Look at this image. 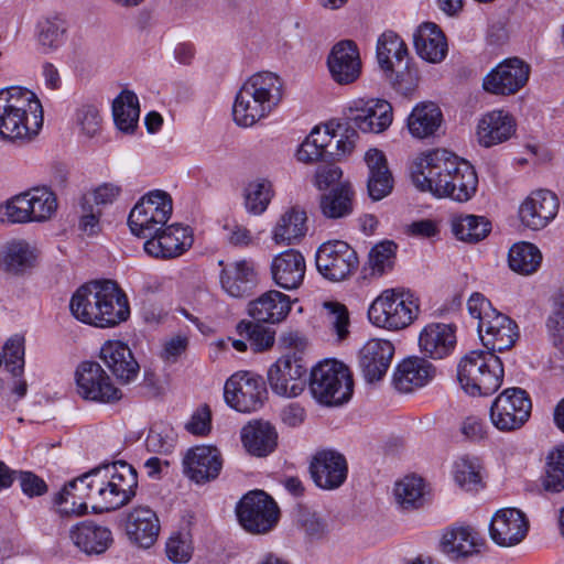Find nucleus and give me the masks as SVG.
I'll use <instances>...</instances> for the list:
<instances>
[{
	"label": "nucleus",
	"instance_id": "f704fd0d",
	"mask_svg": "<svg viewBox=\"0 0 564 564\" xmlns=\"http://www.w3.org/2000/svg\"><path fill=\"white\" fill-rule=\"evenodd\" d=\"M364 160L368 167V194L373 200H380L388 196L393 187V177L386 155L378 149H369L365 153Z\"/></svg>",
	"mask_w": 564,
	"mask_h": 564
},
{
	"label": "nucleus",
	"instance_id": "ea45409f",
	"mask_svg": "<svg viewBox=\"0 0 564 564\" xmlns=\"http://www.w3.org/2000/svg\"><path fill=\"white\" fill-rule=\"evenodd\" d=\"M278 433L269 422L256 421L243 426L241 442L246 449L254 456H267L276 446Z\"/></svg>",
	"mask_w": 564,
	"mask_h": 564
},
{
	"label": "nucleus",
	"instance_id": "423d86ee",
	"mask_svg": "<svg viewBox=\"0 0 564 564\" xmlns=\"http://www.w3.org/2000/svg\"><path fill=\"white\" fill-rule=\"evenodd\" d=\"M502 361L492 351L473 350L457 366L460 387L470 395H489L496 392L503 379Z\"/></svg>",
	"mask_w": 564,
	"mask_h": 564
},
{
	"label": "nucleus",
	"instance_id": "2eb2a0df",
	"mask_svg": "<svg viewBox=\"0 0 564 564\" xmlns=\"http://www.w3.org/2000/svg\"><path fill=\"white\" fill-rule=\"evenodd\" d=\"M377 59L380 68L398 91L409 95L413 88L403 87L401 74L408 68V48L403 40L392 31L381 34L377 42Z\"/></svg>",
	"mask_w": 564,
	"mask_h": 564
},
{
	"label": "nucleus",
	"instance_id": "2f4dec72",
	"mask_svg": "<svg viewBox=\"0 0 564 564\" xmlns=\"http://www.w3.org/2000/svg\"><path fill=\"white\" fill-rule=\"evenodd\" d=\"M100 357L118 380L130 382L137 378L140 369L139 364L124 343L120 340L105 343L100 350Z\"/></svg>",
	"mask_w": 564,
	"mask_h": 564
},
{
	"label": "nucleus",
	"instance_id": "69168bd1",
	"mask_svg": "<svg viewBox=\"0 0 564 564\" xmlns=\"http://www.w3.org/2000/svg\"><path fill=\"white\" fill-rule=\"evenodd\" d=\"M76 122L83 132L89 137L95 135L100 128V113L94 105H83L76 111Z\"/></svg>",
	"mask_w": 564,
	"mask_h": 564
},
{
	"label": "nucleus",
	"instance_id": "3c124183",
	"mask_svg": "<svg viewBox=\"0 0 564 564\" xmlns=\"http://www.w3.org/2000/svg\"><path fill=\"white\" fill-rule=\"evenodd\" d=\"M28 203L31 221H45L57 209L56 196L46 187H35L28 191Z\"/></svg>",
	"mask_w": 564,
	"mask_h": 564
},
{
	"label": "nucleus",
	"instance_id": "bb28decb",
	"mask_svg": "<svg viewBox=\"0 0 564 564\" xmlns=\"http://www.w3.org/2000/svg\"><path fill=\"white\" fill-rule=\"evenodd\" d=\"M456 343V326L453 324L430 323L419 335L421 352L434 360L449 356L454 351Z\"/></svg>",
	"mask_w": 564,
	"mask_h": 564
},
{
	"label": "nucleus",
	"instance_id": "a878e982",
	"mask_svg": "<svg viewBox=\"0 0 564 564\" xmlns=\"http://www.w3.org/2000/svg\"><path fill=\"white\" fill-rule=\"evenodd\" d=\"M160 528L156 512L148 506L132 508L124 519V530L129 541L143 549H149L155 543Z\"/></svg>",
	"mask_w": 564,
	"mask_h": 564
},
{
	"label": "nucleus",
	"instance_id": "f8f14e48",
	"mask_svg": "<svg viewBox=\"0 0 564 564\" xmlns=\"http://www.w3.org/2000/svg\"><path fill=\"white\" fill-rule=\"evenodd\" d=\"M279 508L275 501L264 491L256 490L247 494L237 507L240 524L251 533H267L279 520Z\"/></svg>",
	"mask_w": 564,
	"mask_h": 564
},
{
	"label": "nucleus",
	"instance_id": "4c0bfd02",
	"mask_svg": "<svg viewBox=\"0 0 564 564\" xmlns=\"http://www.w3.org/2000/svg\"><path fill=\"white\" fill-rule=\"evenodd\" d=\"M69 536L73 543L86 554H101L112 543L111 531L90 521L73 527Z\"/></svg>",
	"mask_w": 564,
	"mask_h": 564
},
{
	"label": "nucleus",
	"instance_id": "0e129e2a",
	"mask_svg": "<svg viewBox=\"0 0 564 564\" xmlns=\"http://www.w3.org/2000/svg\"><path fill=\"white\" fill-rule=\"evenodd\" d=\"M121 188L118 185L111 183H105L93 192L87 193L83 197V209H86V205L95 204L96 207L112 204L119 196Z\"/></svg>",
	"mask_w": 564,
	"mask_h": 564
},
{
	"label": "nucleus",
	"instance_id": "864d4df0",
	"mask_svg": "<svg viewBox=\"0 0 564 564\" xmlns=\"http://www.w3.org/2000/svg\"><path fill=\"white\" fill-rule=\"evenodd\" d=\"M397 245L392 241H382L373 246L368 254L366 270L370 276H382L391 271L395 261Z\"/></svg>",
	"mask_w": 564,
	"mask_h": 564
},
{
	"label": "nucleus",
	"instance_id": "c756f323",
	"mask_svg": "<svg viewBox=\"0 0 564 564\" xmlns=\"http://www.w3.org/2000/svg\"><path fill=\"white\" fill-rule=\"evenodd\" d=\"M89 471L66 484L55 496V505L61 514L80 516L86 512L88 502L93 505L94 487Z\"/></svg>",
	"mask_w": 564,
	"mask_h": 564
},
{
	"label": "nucleus",
	"instance_id": "13d9d810",
	"mask_svg": "<svg viewBox=\"0 0 564 564\" xmlns=\"http://www.w3.org/2000/svg\"><path fill=\"white\" fill-rule=\"evenodd\" d=\"M326 325L330 333L336 336L338 343L344 341L349 335V313L344 304L326 302Z\"/></svg>",
	"mask_w": 564,
	"mask_h": 564
},
{
	"label": "nucleus",
	"instance_id": "b1692460",
	"mask_svg": "<svg viewBox=\"0 0 564 564\" xmlns=\"http://www.w3.org/2000/svg\"><path fill=\"white\" fill-rule=\"evenodd\" d=\"M394 355V346L386 339L368 340L359 350V368L369 383L380 381L387 373Z\"/></svg>",
	"mask_w": 564,
	"mask_h": 564
},
{
	"label": "nucleus",
	"instance_id": "de8ad7c7",
	"mask_svg": "<svg viewBox=\"0 0 564 564\" xmlns=\"http://www.w3.org/2000/svg\"><path fill=\"white\" fill-rule=\"evenodd\" d=\"M352 198L354 192L350 186H336L321 196V212L329 219L344 218L352 213Z\"/></svg>",
	"mask_w": 564,
	"mask_h": 564
},
{
	"label": "nucleus",
	"instance_id": "bf43d9fd",
	"mask_svg": "<svg viewBox=\"0 0 564 564\" xmlns=\"http://www.w3.org/2000/svg\"><path fill=\"white\" fill-rule=\"evenodd\" d=\"M28 192L15 195L0 205V221L8 224L31 223L28 205Z\"/></svg>",
	"mask_w": 564,
	"mask_h": 564
},
{
	"label": "nucleus",
	"instance_id": "9b49d317",
	"mask_svg": "<svg viewBox=\"0 0 564 564\" xmlns=\"http://www.w3.org/2000/svg\"><path fill=\"white\" fill-rule=\"evenodd\" d=\"M224 398L238 412H254L262 408L267 399L264 380L251 371H237L225 382Z\"/></svg>",
	"mask_w": 564,
	"mask_h": 564
},
{
	"label": "nucleus",
	"instance_id": "49530a36",
	"mask_svg": "<svg viewBox=\"0 0 564 564\" xmlns=\"http://www.w3.org/2000/svg\"><path fill=\"white\" fill-rule=\"evenodd\" d=\"M272 182L267 177H256L249 181L243 188V206L247 213L259 216L269 207L274 197Z\"/></svg>",
	"mask_w": 564,
	"mask_h": 564
},
{
	"label": "nucleus",
	"instance_id": "9d476101",
	"mask_svg": "<svg viewBox=\"0 0 564 564\" xmlns=\"http://www.w3.org/2000/svg\"><path fill=\"white\" fill-rule=\"evenodd\" d=\"M532 403L521 388L505 389L490 406V421L500 432L520 430L531 415Z\"/></svg>",
	"mask_w": 564,
	"mask_h": 564
},
{
	"label": "nucleus",
	"instance_id": "473e14b6",
	"mask_svg": "<svg viewBox=\"0 0 564 564\" xmlns=\"http://www.w3.org/2000/svg\"><path fill=\"white\" fill-rule=\"evenodd\" d=\"M306 264L301 252L290 249L273 258L271 272L274 282L282 289H297L305 275Z\"/></svg>",
	"mask_w": 564,
	"mask_h": 564
},
{
	"label": "nucleus",
	"instance_id": "774afa93",
	"mask_svg": "<svg viewBox=\"0 0 564 564\" xmlns=\"http://www.w3.org/2000/svg\"><path fill=\"white\" fill-rule=\"evenodd\" d=\"M185 429L193 435L205 436L212 430V412L208 405H200L186 423Z\"/></svg>",
	"mask_w": 564,
	"mask_h": 564
},
{
	"label": "nucleus",
	"instance_id": "680f3d73",
	"mask_svg": "<svg viewBox=\"0 0 564 564\" xmlns=\"http://www.w3.org/2000/svg\"><path fill=\"white\" fill-rule=\"evenodd\" d=\"M3 358L6 368L14 377L22 375L24 369V338L14 335L9 338L3 347Z\"/></svg>",
	"mask_w": 564,
	"mask_h": 564
},
{
	"label": "nucleus",
	"instance_id": "6ab92c4d",
	"mask_svg": "<svg viewBox=\"0 0 564 564\" xmlns=\"http://www.w3.org/2000/svg\"><path fill=\"white\" fill-rule=\"evenodd\" d=\"M560 200L555 193L549 189H536L522 202L519 207V218L525 227L532 230L545 228L557 215Z\"/></svg>",
	"mask_w": 564,
	"mask_h": 564
},
{
	"label": "nucleus",
	"instance_id": "4d7b16f0",
	"mask_svg": "<svg viewBox=\"0 0 564 564\" xmlns=\"http://www.w3.org/2000/svg\"><path fill=\"white\" fill-rule=\"evenodd\" d=\"M175 443L176 433L174 429L163 422L154 423L145 440L148 451L158 454L171 453L175 447Z\"/></svg>",
	"mask_w": 564,
	"mask_h": 564
},
{
	"label": "nucleus",
	"instance_id": "0eeeda50",
	"mask_svg": "<svg viewBox=\"0 0 564 564\" xmlns=\"http://www.w3.org/2000/svg\"><path fill=\"white\" fill-rule=\"evenodd\" d=\"M419 299L409 290H384L369 306V321L381 328L398 330L408 327L417 317Z\"/></svg>",
	"mask_w": 564,
	"mask_h": 564
},
{
	"label": "nucleus",
	"instance_id": "72a5a7b5",
	"mask_svg": "<svg viewBox=\"0 0 564 564\" xmlns=\"http://www.w3.org/2000/svg\"><path fill=\"white\" fill-rule=\"evenodd\" d=\"M514 132L516 121L505 110H492L484 115L477 126L478 141L486 148L509 140Z\"/></svg>",
	"mask_w": 564,
	"mask_h": 564
},
{
	"label": "nucleus",
	"instance_id": "c85d7f7f",
	"mask_svg": "<svg viewBox=\"0 0 564 564\" xmlns=\"http://www.w3.org/2000/svg\"><path fill=\"white\" fill-rule=\"evenodd\" d=\"M482 544L478 532L470 525H453L444 531L441 551L451 560H462L479 552Z\"/></svg>",
	"mask_w": 564,
	"mask_h": 564
},
{
	"label": "nucleus",
	"instance_id": "8fccbe9b",
	"mask_svg": "<svg viewBox=\"0 0 564 564\" xmlns=\"http://www.w3.org/2000/svg\"><path fill=\"white\" fill-rule=\"evenodd\" d=\"M397 505L403 510L419 509L424 503V482L416 476H405L393 489Z\"/></svg>",
	"mask_w": 564,
	"mask_h": 564
},
{
	"label": "nucleus",
	"instance_id": "7ed1b4c3",
	"mask_svg": "<svg viewBox=\"0 0 564 564\" xmlns=\"http://www.w3.org/2000/svg\"><path fill=\"white\" fill-rule=\"evenodd\" d=\"M283 82L274 73L259 72L251 75L236 95L234 121L243 128L252 127L268 117L281 102Z\"/></svg>",
	"mask_w": 564,
	"mask_h": 564
},
{
	"label": "nucleus",
	"instance_id": "6e6552de",
	"mask_svg": "<svg viewBox=\"0 0 564 564\" xmlns=\"http://www.w3.org/2000/svg\"><path fill=\"white\" fill-rule=\"evenodd\" d=\"M308 388L318 403L341 405L351 398L354 382L345 364L326 359L312 369Z\"/></svg>",
	"mask_w": 564,
	"mask_h": 564
},
{
	"label": "nucleus",
	"instance_id": "a211bd4d",
	"mask_svg": "<svg viewBox=\"0 0 564 564\" xmlns=\"http://www.w3.org/2000/svg\"><path fill=\"white\" fill-rule=\"evenodd\" d=\"M189 227L173 224L147 238L143 249L150 257L171 259L183 254L193 245Z\"/></svg>",
	"mask_w": 564,
	"mask_h": 564
},
{
	"label": "nucleus",
	"instance_id": "dca6fc26",
	"mask_svg": "<svg viewBox=\"0 0 564 564\" xmlns=\"http://www.w3.org/2000/svg\"><path fill=\"white\" fill-rule=\"evenodd\" d=\"M347 118L362 132L380 133L392 123L393 109L384 99H358L349 106Z\"/></svg>",
	"mask_w": 564,
	"mask_h": 564
},
{
	"label": "nucleus",
	"instance_id": "412c9836",
	"mask_svg": "<svg viewBox=\"0 0 564 564\" xmlns=\"http://www.w3.org/2000/svg\"><path fill=\"white\" fill-rule=\"evenodd\" d=\"M306 368L290 356L278 359L268 371L272 391L281 397L295 398L305 388Z\"/></svg>",
	"mask_w": 564,
	"mask_h": 564
},
{
	"label": "nucleus",
	"instance_id": "37998d69",
	"mask_svg": "<svg viewBox=\"0 0 564 564\" xmlns=\"http://www.w3.org/2000/svg\"><path fill=\"white\" fill-rule=\"evenodd\" d=\"M452 232L456 239L477 243L491 231V224L485 216L459 214L451 218Z\"/></svg>",
	"mask_w": 564,
	"mask_h": 564
},
{
	"label": "nucleus",
	"instance_id": "a19ab883",
	"mask_svg": "<svg viewBox=\"0 0 564 564\" xmlns=\"http://www.w3.org/2000/svg\"><path fill=\"white\" fill-rule=\"evenodd\" d=\"M417 54L432 63L441 62L447 53V43L441 29L434 23H423L414 34Z\"/></svg>",
	"mask_w": 564,
	"mask_h": 564
},
{
	"label": "nucleus",
	"instance_id": "20e7f679",
	"mask_svg": "<svg viewBox=\"0 0 564 564\" xmlns=\"http://www.w3.org/2000/svg\"><path fill=\"white\" fill-rule=\"evenodd\" d=\"M42 126V105L33 91L19 86L0 89V138H29Z\"/></svg>",
	"mask_w": 564,
	"mask_h": 564
},
{
	"label": "nucleus",
	"instance_id": "7c9ffc66",
	"mask_svg": "<svg viewBox=\"0 0 564 564\" xmlns=\"http://www.w3.org/2000/svg\"><path fill=\"white\" fill-rule=\"evenodd\" d=\"M435 372V367L425 358L410 357L397 366L393 384L400 392L408 393L427 384Z\"/></svg>",
	"mask_w": 564,
	"mask_h": 564
},
{
	"label": "nucleus",
	"instance_id": "f3484780",
	"mask_svg": "<svg viewBox=\"0 0 564 564\" xmlns=\"http://www.w3.org/2000/svg\"><path fill=\"white\" fill-rule=\"evenodd\" d=\"M530 66L513 57L497 65L482 80V88L490 94L508 96L519 91L529 80Z\"/></svg>",
	"mask_w": 564,
	"mask_h": 564
},
{
	"label": "nucleus",
	"instance_id": "c9c22d12",
	"mask_svg": "<svg viewBox=\"0 0 564 564\" xmlns=\"http://www.w3.org/2000/svg\"><path fill=\"white\" fill-rule=\"evenodd\" d=\"M223 289L232 297L251 294L257 284L254 264L248 260H238L227 264L220 275Z\"/></svg>",
	"mask_w": 564,
	"mask_h": 564
},
{
	"label": "nucleus",
	"instance_id": "ddd939ff",
	"mask_svg": "<svg viewBox=\"0 0 564 564\" xmlns=\"http://www.w3.org/2000/svg\"><path fill=\"white\" fill-rule=\"evenodd\" d=\"M357 252L343 240L322 243L316 252V268L329 281H343L358 268Z\"/></svg>",
	"mask_w": 564,
	"mask_h": 564
},
{
	"label": "nucleus",
	"instance_id": "5fc2aeb1",
	"mask_svg": "<svg viewBox=\"0 0 564 564\" xmlns=\"http://www.w3.org/2000/svg\"><path fill=\"white\" fill-rule=\"evenodd\" d=\"M481 465L478 458L459 457L453 466L455 482L463 489L477 490L481 486Z\"/></svg>",
	"mask_w": 564,
	"mask_h": 564
},
{
	"label": "nucleus",
	"instance_id": "e433bc0d",
	"mask_svg": "<svg viewBox=\"0 0 564 564\" xmlns=\"http://www.w3.org/2000/svg\"><path fill=\"white\" fill-rule=\"evenodd\" d=\"M290 311V297L275 290L265 292L249 304V314L258 323H280Z\"/></svg>",
	"mask_w": 564,
	"mask_h": 564
},
{
	"label": "nucleus",
	"instance_id": "603ef678",
	"mask_svg": "<svg viewBox=\"0 0 564 564\" xmlns=\"http://www.w3.org/2000/svg\"><path fill=\"white\" fill-rule=\"evenodd\" d=\"M35 249L25 241H13L6 247L3 262L6 269L13 273L23 272L35 264Z\"/></svg>",
	"mask_w": 564,
	"mask_h": 564
},
{
	"label": "nucleus",
	"instance_id": "4be33fe9",
	"mask_svg": "<svg viewBox=\"0 0 564 564\" xmlns=\"http://www.w3.org/2000/svg\"><path fill=\"white\" fill-rule=\"evenodd\" d=\"M529 521L525 514L516 508L498 510L491 518L489 534L499 546L519 544L528 534Z\"/></svg>",
	"mask_w": 564,
	"mask_h": 564
},
{
	"label": "nucleus",
	"instance_id": "c03bdc74",
	"mask_svg": "<svg viewBox=\"0 0 564 564\" xmlns=\"http://www.w3.org/2000/svg\"><path fill=\"white\" fill-rule=\"evenodd\" d=\"M112 116L116 127L121 132L133 133L140 117L137 95L131 90H122L112 102Z\"/></svg>",
	"mask_w": 564,
	"mask_h": 564
},
{
	"label": "nucleus",
	"instance_id": "4468645a",
	"mask_svg": "<svg viewBox=\"0 0 564 564\" xmlns=\"http://www.w3.org/2000/svg\"><path fill=\"white\" fill-rule=\"evenodd\" d=\"M78 394L89 401L113 403L121 399V391L113 386L98 362L84 361L75 373Z\"/></svg>",
	"mask_w": 564,
	"mask_h": 564
},
{
	"label": "nucleus",
	"instance_id": "1a4fd4ad",
	"mask_svg": "<svg viewBox=\"0 0 564 564\" xmlns=\"http://www.w3.org/2000/svg\"><path fill=\"white\" fill-rule=\"evenodd\" d=\"M171 196L161 189H154L143 195L131 209L128 225L133 235L148 238L158 234L172 215Z\"/></svg>",
	"mask_w": 564,
	"mask_h": 564
},
{
	"label": "nucleus",
	"instance_id": "58836bf2",
	"mask_svg": "<svg viewBox=\"0 0 564 564\" xmlns=\"http://www.w3.org/2000/svg\"><path fill=\"white\" fill-rule=\"evenodd\" d=\"M307 216L304 209L293 206L286 209L272 229V239L276 245L297 243L307 231Z\"/></svg>",
	"mask_w": 564,
	"mask_h": 564
},
{
	"label": "nucleus",
	"instance_id": "5701e85b",
	"mask_svg": "<svg viewBox=\"0 0 564 564\" xmlns=\"http://www.w3.org/2000/svg\"><path fill=\"white\" fill-rule=\"evenodd\" d=\"M185 475L196 484L216 479L223 468V458L215 446L200 445L191 448L183 460Z\"/></svg>",
	"mask_w": 564,
	"mask_h": 564
},
{
	"label": "nucleus",
	"instance_id": "cd10ccee",
	"mask_svg": "<svg viewBox=\"0 0 564 564\" xmlns=\"http://www.w3.org/2000/svg\"><path fill=\"white\" fill-rule=\"evenodd\" d=\"M477 329L484 346L494 354L511 348L519 335L517 324L498 311L490 319L479 322Z\"/></svg>",
	"mask_w": 564,
	"mask_h": 564
},
{
	"label": "nucleus",
	"instance_id": "6e6d98bb",
	"mask_svg": "<svg viewBox=\"0 0 564 564\" xmlns=\"http://www.w3.org/2000/svg\"><path fill=\"white\" fill-rule=\"evenodd\" d=\"M543 484L549 491L560 492L564 489V445L554 447L547 454Z\"/></svg>",
	"mask_w": 564,
	"mask_h": 564
},
{
	"label": "nucleus",
	"instance_id": "f03ea898",
	"mask_svg": "<svg viewBox=\"0 0 564 564\" xmlns=\"http://www.w3.org/2000/svg\"><path fill=\"white\" fill-rule=\"evenodd\" d=\"M69 308L77 321L100 328L117 326L130 316L127 295L110 280L93 281L78 288Z\"/></svg>",
	"mask_w": 564,
	"mask_h": 564
},
{
	"label": "nucleus",
	"instance_id": "e2e57ef3",
	"mask_svg": "<svg viewBox=\"0 0 564 564\" xmlns=\"http://www.w3.org/2000/svg\"><path fill=\"white\" fill-rule=\"evenodd\" d=\"M166 555L174 563H187L192 557L193 546L188 533L173 534L166 542Z\"/></svg>",
	"mask_w": 564,
	"mask_h": 564
},
{
	"label": "nucleus",
	"instance_id": "79ce46f5",
	"mask_svg": "<svg viewBox=\"0 0 564 564\" xmlns=\"http://www.w3.org/2000/svg\"><path fill=\"white\" fill-rule=\"evenodd\" d=\"M443 115L432 101L417 104L408 117V129L412 137L425 139L433 135L441 127Z\"/></svg>",
	"mask_w": 564,
	"mask_h": 564
},
{
	"label": "nucleus",
	"instance_id": "aec40b11",
	"mask_svg": "<svg viewBox=\"0 0 564 564\" xmlns=\"http://www.w3.org/2000/svg\"><path fill=\"white\" fill-rule=\"evenodd\" d=\"M310 471L317 487L334 490L346 481L348 465L343 454L333 449H323L313 456Z\"/></svg>",
	"mask_w": 564,
	"mask_h": 564
},
{
	"label": "nucleus",
	"instance_id": "393cba45",
	"mask_svg": "<svg viewBox=\"0 0 564 564\" xmlns=\"http://www.w3.org/2000/svg\"><path fill=\"white\" fill-rule=\"evenodd\" d=\"M327 65L332 78L339 85L356 82L361 74V61L357 45L349 40L335 44L328 55Z\"/></svg>",
	"mask_w": 564,
	"mask_h": 564
},
{
	"label": "nucleus",
	"instance_id": "f257e3e1",
	"mask_svg": "<svg viewBox=\"0 0 564 564\" xmlns=\"http://www.w3.org/2000/svg\"><path fill=\"white\" fill-rule=\"evenodd\" d=\"M411 178L417 189L459 203L468 202L478 186L474 167L441 149L419 155L412 163Z\"/></svg>",
	"mask_w": 564,
	"mask_h": 564
},
{
	"label": "nucleus",
	"instance_id": "a18cd8bd",
	"mask_svg": "<svg viewBox=\"0 0 564 564\" xmlns=\"http://www.w3.org/2000/svg\"><path fill=\"white\" fill-rule=\"evenodd\" d=\"M67 24L59 17H48L36 24V42L43 54L57 51L66 39Z\"/></svg>",
	"mask_w": 564,
	"mask_h": 564
},
{
	"label": "nucleus",
	"instance_id": "39448f33",
	"mask_svg": "<svg viewBox=\"0 0 564 564\" xmlns=\"http://www.w3.org/2000/svg\"><path fill=\"white\" fill-rule=\"evenodd\" d=\"M93 491V509L96 512L117 510L135 496L138 475L128 463L118 460L89 471Z\"/></svg>",
	"mask_w": 564,
	"mask_h": 564
},
{
	"label": "nucleus",
	"instance_id": "338daca9",
	"mask_svg": "<svg viewBox=\"0 0 564 564\" xmlns=\"http://www.w3.org/2000/svg\"><path fill=\"white\" fill-rule=\"evenodd\" d=\"M546 325L553 335L558 336L560 341L564 340V285L553 297V312Z\"/></svg>",
	"mask_w": 564,
	"mask_h": 564
},
{
	"label": "nucleus",
	"instance_id": "09e8293b",
	"mask_svg": "<svg viewBox=\"0 0 564 564\" xmlns=\"http://www.w3.org/2000/svg\"><path fill=\"white\" fill-rule=\"evenodd\" d=\"M508 262L512 271L529 275L540 268L542 253L533 243L524 241L518 242L510 248Z\"/></svg>",
	"mask_w": 564,
	"mask_h": 564
},
{
	"label": "nucleus",
	"instance_id": "052dcab7",
	"mask_svg": "<svg viewBox=\"0 0 564 564\" xmlns=\"http://www.w3.org/2000/svg\"><path fill=\"white\" fill-rule=\"evenodd\" d=\"M237 330L249 339L257 351L264 350L274 343V333L258 323L242 321L238 324Z\"/></svg>",
	"mask_w": 564,
	"mask_h": 564
}]
</instances>
